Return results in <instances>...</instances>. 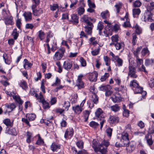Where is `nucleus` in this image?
Wrapping results in <instances>:
<instances>
[{
  "mask_svg": "<svg viewBox=\"0 0 154 154\" xmlns=\"http://www.w3.org/2000/svg\"><path fill=\"white\" fill-rule=\"evenodd\" d=\"M100 16L103 19H106L103 21V22L106 24L107 25L105 26V31H104L103 32L105 36L108 37L109 34L108 31L111 29L112 27L111 23L107 20L110 16L109 12L107 10L103 11L101 13Z\"/></svg>",
  "mask_w": 154,
  "mask_h": 154,
  "instance_id": "nucleus-1",
  "label": "nucleus"
},
{
  "mask_svg": "<svg viewBox=\"0 0 154 154\" xmlns=\"http://www.w3.org/2000/svg\"><path fill=\"white\" fill-rule=\"evenodd\" d=\"M147 9L145 11L142 19L145 22H151L152 20V14L151 11L154 9V2H151L147 6Z\"/></svg>",
  "mask_w": 154,
  "mask_h": 154,
  "instance_id": "nucleus-2",
  "label": "nucleus"
},
{
  "mask_svg": "<svg viewBox=\"0 0 154 154\" xmlns=\"http://www.w3.org/2000/svg\"><path fill=\"white\" fill-rule=\"evenodd\" d=\"M1 18L7 26L12 25L14 23L13 17L8 11L3 10L2 13Z\"/></svg>",
  "mask_w": 154,
  "mask_h": 154,
  "instance_id": "nucleus-3",
  "label": "nucleus"
},
{
  "mask_svg": "<svg viewBox=\"0 0 154 154\" xmlns=\"http://www.w3.org/2000/svg\"><path fill=\"white\" fill-rule=\"evenodd\" d=\"M109 54L112 57V60L113 61H116V66L118 67L122 66L123 65V62L122 59L120 58L119 56H115L112 52H109Z\"/></svg>",
  "mask_w": 154,
  "mask_h": 154,
  "instance_id": "nucleus-4",
  "label": "nucleus"
},
{
  "mask_svg": "<svg viewBox=\"0 0 154 154\" xmlns=\"http://www.w3.org/2000/svg\"><path fill=\"white\" fill-rule=\"evenodd\" d=\"M26 117L27 119L24 118H22V121L23 122H24L26 124L28 125L29 127L31 126L29 122L28 119L29 121H32L34 120L36 117V115L35 114H27L26 115Z\"/></svg>",
  "mask_w": 154,
  "mask_h": 154,
  "instance_id": "nucleus-5",
  "label": "nucleus"
},
{
  "mask_svg": "<svg viewBox=\"0 0 154 154\" xmlns=\"http://www.w3.org/2000/svg\"><path fill=\"white\" fill-rule=\"evenodd\" d=\"M83 77V75H80L78 76L76 81L75 86L78 87L79 89H81L85 87V83L82 80Z\"/></svg>",
  "mask_w": 154,
  "mask_h": 154,
  "instance_id": "nucleus-6",
  "label": "nucleus"
},
{
  "mask_svg": "<svg viewBox=\"0 0 154 154\" xmlns=\"http://www.w3.org/2000/svg\"><path fill=\"white\" fill-rule=\"evenodd\" d=\"M124 146H126V149L128 152H131L135 149L136 143L134 142H129L127 144L124 145Z\"/></svg>",
  "mask_w": 154,
  "mask_h": 154,
  "instance_id": "nucleus-7",
  "label": "nucleus"
},
{
  "mask_svg": "<svg viewBox=\"0 0 154 154\" xmlns=\"http://www.w3.org/2000/svg\"><path fill=\"white\" fill-rule=\"evenodd\" d=\"M128 76L133 78H136L137 75L136 74V69L135 68L132 66H130L129 67Z\"/></svg>",
  "mask_w": 154,
  "mask_h": 154,
  "instance_id": "nucleus-8",
  "label": "nucleus"
},
{
  "mask_svg": "<svg viewBox=\"0 0 154 154\" xmlns=\"http://www.w3.org/2000/svg\"><path fill=\"white\" fill-rule=\"evenodd\" d=\"M121 141L123 143L124 145L127 144L129 142L128 138V135L127 133L123 132L121 134Z\"/></svg>",
  "mask_w": 154,
  "mask_h": 154,
  "instance_id": "nucleus-9",
  "label": "nucleus"
},
{
  "mask_svg": "<svg viewBox=\"0 0 154 154\" xmlns=\"http://www.w3.org/2000/svg\"><path fill=\"white\" fill-rule=\"evenodd\" d=\"M133 90L135 94H141L143 97L146 94V92L143 91V88L141 87L139 85L135 88H133Z\"/></svg>",
  "mask_w": 154,
  "mask_h": 154,
  "instance_id": "nucleus-10",
  "label": "nucleus"
},
{
  "mask_svg": "<svg viewBox=\"0 0 154 154\" xmlns=\"http://www.w3.org/2000/svg\"><path fill=\"white\" fill-rule=\"evenodd\" d=\"M74 131L72 128H68L67 129L65 132L64 137L65 138L67 139L69 138V136L71 137L73 135Z\"/></svg>",
  "mask_w": 154,
  "mask_h": 154,
  "instance_id": "nucleus-11",
  "label": "nucleus"
},
{
  "mask_svg": "<svg viewBox=\"0 0 154 154\" xmlns=\"http://www.w3.org/2000/svg\"><path fill=\"white\" fill-rule=\"evenodd\" d=\"M72 61L69 60H67L63 63V68L67 70H69L72 67Z\"/></svg>",
  "mask_w": 154,
  "mask_h": 154,
  "instance_id": "nucleus-12",
  "label": "nucleus"
},
{
  "mask_svg": "<svg viewBox=\"0 0 154 154\" xmlns=\"http://www.w3.org/2000/svg\"><path fill=\"white\" fill-rule=\"evenodd\" d=\"M95 116L99 119L104 118L103 111L100 108H98L95 112Z\"/></svg>",
  "mask_w": 154,
  "mask_h": 154,
  "instance_id": "nucleus-13",
  "label": "nucleus"
},
{
  "mask_svg": "<svg viewBox=\"0 0 154 154\" xmlns=\"http://www.w3.org/2000/svg\"><path fill=\"white\" fill-rule=\"evenodd\" d=\"M25 20L27 22H29L32 19V14L30 12H25L23 14Z\"/></svg>",
  "mask_w": 154,
  "mask_h": 154,
  "instance_id": "nucleus-14",
  "label": "nucleus"
},
{
  "mask_svg": "<svg viewBox=\"0 0 154 154\" xmlns=\"http://www.w3.org/2000/svg\"><path fill=\"white\" fill-rule=\"evenodd\" d=\"M145 64L146 66L152 67L154 69V60L150 58L146 59L145 60Z\"/></svg>",
  "mask_w": 154,
  "mask_h": 154,
  "instance_id": "nucleus-15",
  "label": "nucleus"
},
{
  "mask_svg": "<svg viewBox=\"0 0 154 154\" xmlns=\"http://www.w3.org/2000/svg\"><path fill=\"white\" fill-rule=\"evenodd\" d=\"M72 109L75 113L79 114L81 113L84 108H82L79 105H78L73 106Z\"/></svg>",
  "mask_w": 154,
  "mask_h": 154,
  "instance_id": "nucleus-16",
  "label": "nucleus"
},
{
  "mask_svg": "<svg viewBox=\"0 0 154 154\" xmlns=\"http://www.w3.org/2000/svg\"><path fill=\"white\" fill-rule=\"evenodd\" d=\"M109 123L110 124L117 123L119 121V118L113 116H110L109 119Z\"/></svg>",
  "mask_w": 154,
  "mask_h": 154,
  "instance_id": "nucleus-17",
  "label": "nucleus"
},
{
  "mask_svg": "<svg viewBox=\"0 0 154 154\" xmlns=\"http://www.w3.org/2000/svg\"><path fill=\"white\" fill-rule=\"evenodd\" d=\"M91 18L88 17L87 15H84L81 18V21L84 22L86 23L88 25H92V23L90 22Z\"/></svg>",
  "mask_w": 154,
  "mask_h": 154,
  "instance_id": "nucleus-18",
  "label": "nucleus"
},
{
  "mask_svg": "<svg viewBox=\"0 0 154 154\" xmlns=\"http://www.w3.org/2000/svg\"><path fill=\"white\" fill-rule=\"evenodd\" d=\"M97 76L98 73L96 72L91 73L89 76V79L91 81L96 82L97 80Z\"/></svg>",
  "mask_w": 154,
  "mask_h": 154,
  "instance_id": "nucleus-19",
  "label": "nucleus"
},
{
  "mask_svg": "<svg viewBox=\"0 0 154 154\" xmlns=\"http://www.w3.org/2000/svg\"><path fill=\"white\" fill-rule=\"evenodd\" d=\"M114 6L115 8V10L116 14H119L120 12V9L122 6V3L120 2H117L116 3Z\"/></svg>",
  "mask_w": 154,
  "mask_h": 154,
  "instance_id": "nucleus-20",
  "label": "nucleus"
},
{
  "mask_svg": "<svg viewBox=\"0 0 154 154\" xmlns=\"http://www.w3.org/2000/svg\"><path fill=\"white\" fill-rule=\"evenodd\" d=\"M63 56L62 53H61L60 52L57 51L53 57V59L55 61L60 60Z\"/></svg>",
  "mask_w": 154,
  "mask_h": 154,
  "instance_id": "nucleus-21",
  "label": "nucleus"
},
{
  "mask_svg": "<svg viewBox=\"0 0 154 154\" xmlns=\"http://www.w3.org/2000/svg\"><path fill=\"white\" fill-rule=\"evenodd\" d=\"M32 64L29 62L26 59L24 60L23 67L26 70L29 69L32 66Z\"/></svg>",
  "mask_w": 154,
  "mask_h": 154,
  "instance_id": "nucleus-22",
  "label": "nucleus"
},
{
  "mask_svg": "<svg viewBox=\"0 0 154 154\" xmlns=\"http://www.w3.org/2000/svg\"><path fill=\"white\" fill-rule=\"evenodd\" d=\"M71 20L70 21L74 23V24H77L79 22V17L76 14H72L71 15Z\"/></svg>",
  "mask_w": 154,
  "mask_h": 154,
  "instance_id": "nucleus-23",
  "label": "nucleus"
},
{
  "mask_svg": "<svg viewBox=\"0 0 154 154\" xmlns=\"http://www.w3.org/2000/svg\"><path fill=\"white\" fill-rule=\"evenodd\" d=\"M19 85L22 88L25 90L27 89L28 88V86L26 82L24 80H22L19 83Z\"/></svg>",
  "mask_w": 154,
  "mask_h": 154,
  "instance_id": "nucleus-24",
  "label": "nucleus"
},
{
  "mask_svg": "<svg viewBox=\"0 0 154 154\" xmlns=\"http://www.w3.org/2000/svg\"><path fill=\"white\" fill-rule=\"evenodd\" d=\"M26 142L28 143H29L31 141L33 140L32 137V133L29 132H27L26 134Z\"/></svg>",
  "mask_w": 154,
  "mask_h": 154,
  "instance_id": "nucleus-25",
  "label": "nucleus"
},
{
  "mask_svg": "<svg viewBox=\"0 0 154 154\" xmlns=\"http://www.w3.org/2000/svg\"><path fill=\"white\" fill-rule=\"evenodd\" d=\"M32 13L35 16H38L40 15L43 12L42 9L40 8L38 10L35 9H32Z\"/></svg>",
  "mask_w": 154,
  "mask_h": 154,
  "instance_id": "nucleus-26",
  "label": "nucleus"
},
{
  "mask_svg": "<svg viewBox=\"0 0 154 154\" xmlns=\"http://www.w3.org/2000/svg\"><path fill=\"white\" fill-rule=\"evenodd\" d=\"M92 147L95 152H97L99 150H100L101 147L100 146L97 147V143L95 140H93L92 142Z\"/></svg>",
  "mask_w": 154,
  "mask_h": 154,
  "instance_id": "nucleus-27",
  "label": "nucleus"
},
{
  "mask_svg": "<svg viewBox=\"0 0 154 154\" xmlns=\"http://www.w3.org/2000/svg\"><path fill=\"white\" fill-rule=\"evenodd\" d=\"M111 87L109 85H101L99 87V90L100 91H106L109 89H111Z\"/></svg>",
  "mask_w": 154,
  "mask_h": 154,
  "instance_id": "nucleus-28",
  "label": "nucleus"
},
{
  "mask_svg": "<svg viewBox=\"0 0 154 154\" xmlns=\"http://www.w3.org/2000/svg\"><path fill=\"white\" fill-rule=\"evenodd\" d=\"M139 85V84L136 80H133L131 81L129 84L130 86L133 89V88H135Z\"/></svg>",
  "mask_w": 154,
  "mask_h": 154,
  "instance_id": "nucleus-29",
  "label": "nucleus"
},
{
  "mask_svg": "<svg viewBox=\"0 0 154 154\" xmlns=\"http://www.w3.org/2000/svg\"><path fill=\"white\" fill-rule=\"evenodd\" d=\"M125 19H126V21L123 24V26L125 27H127L129 26L130 25L129 22L128 20V13L126 14V15L125 17L124 18H122L121 19L124 20Z\"/></svg>",
  "mask_w": 154,
  "mask_h": 154,
  "instance_id": "nucleus-30",
  "label": "nucleus"
},
{
  "mask_svg": "<svg viewBox=\"0 0 154 154\" xmlns=\"http://www.w3.org/2000/svg\"><path fill=\"white\" fill-rule=\"evenodd\" d=\"M124 44L123 42H117L115 44V46L117 50H119L123 48Z\"/></svg>",
  "mask_w": 154,
  "mask_h": 154,
  "instance_id": "nucleus-31",
  "label": "nucleus"
},
{
  "mask_svg": "<svg viewBox=\"0 0 154 154\" xmlns=\"http://www.w3.org/2000/svg\"><path fill=\"white\" fill-rule=\"evenodd\" d=\"M93 26V24L92 25H88L85 27V31L88 35H91L92 33V27Z\"/></svg>",
  "mask_w": 154,
  "mask_h": 154,
  "instance_id": "nucleus-32",
  "label": "nucleus"
},
{
  "mask_svg": "<svg viewBox=\"0 0 154 154\" xmlns=\"http://www.w3.org/2000/svg\"><path fill=\"white\" fill-rule=\"evenodd\" d=\"M142 56L144 57L145 56H148L149 54V51L147 48H143L141 52Z\"/></svg>",
  "mask_w": 154,
  "mask_h": 154,
  "instance_id": "nucleus-33",
  "label": "nucleus"
},
{
  "mask_svg": "<svg viewBox=\"0 0 154 154\" xmlns=\"http://www.w3.org/2000/svg\"><path fill=\"white\" fill-rule=\"evenodd\" d=\"M13 98L19 104H21L23 102V101L21 99L20 97L18 95H16V94L13 96Z\"/></svg>",
  "mask_w": 154,
  "mask_h": 154,
  "instance_id": "nucleus-34",
  "label": "nucleus"
},
{
  "mask_svg": "<svg viewBox=\"0 0 154 154\" xmlns=\"http://www.w3.org/2000/svg\"><path fill=\"white\" fill-rule=\"evenodd\" d=\"M32 4L31 6L32 9H35L40 3V0H32Z\"/></svg>",
  "mask_w": 154,
  "mask_h": 154,
  "instance_id": "nucleus-35",
  "label": "nucleus"
},
{
  "mask_svg": "<svg viewBox=\"0 0 154 154\" xmlns=\"http://www.w3.org/2000/svg\"><path fill=\"white\" fill-rule=\"evenodd\" d=\"M112 101L115 103L119 102L121 100V97L118 95H115L111 97Z\"/></svg>",
  "mask_w": 154,
  "mask_h": 154,
  "instance_id": "nucleus-36",
  "label": "nucleus"
},
{
  "mask_svg": "<svg viewBox=\"0 0 154 154\" xmlns=\"http://www.w3.org/2000/svg\"><path fill=\"white\" fill-rule=\"evenodd\" d=\"M60 146L54 143H53L51 146V149L54 152L57 151V149H60Z\"/></svg>",
  "mask_w": 154,
  "mask_h": 154,
  "instance_id": "nucleus-37",
  "label": "nucleus"
},
{
  "mask_svg": "<svg viewBox=\"0 0 154 154\" xmlns=\"http://www.w3.org/2000/svg\"><path fill=\"white\" fill-rule=\"evenodd\" d=\"M35 97L37 99H39V101L42 103L45 101L43 96L41 92L39 93V95L38 94H35Z\"/></svg>",
  "mask_w": 154,
  "mask_h": 154,
  "instance_id": "nucleus-38",
  "label": "nucleus"
},
{
  "mask_svg": "<svg viewBox=\"0 0 154 154\" xmlns=\"http://www.w3.org/2000/svg\"><path fill=\"white\" fill-rule=\"evenodd\" d=\"M7 133L9 134L16 136L17 134V133L15 129L13 128H11L8 130Z\"/></svg>",
  "mask_w": 154,
  "mask_h": 154,
  "instance_id": "nucleus-39",
  "label": "nucleus"
},
{
  "mask_svg": "<svg viewBox=\"0 0 154 154\" xmlns=\"http://www.w3.org/2000/svg\"><path fill=\"white\" fill-rule=\"evenodd\" d=\"M37 136H38V138L35 144L39 145H42L44 143L43 140L41 138L39 134H37Z\"/></svg>",
  "mask_w": 154,
  "mask_h": 154,
  "instance_id": "nucleus-40",
  "label": "nucleus"
},
{
  "mask_svg": "<svg viewBox=\"0 0 154 154\" xmlns=\"http://www.w3.org/2000/svg\"><path fill=\"white\" fill-rule=\"evenodd\" d=\"M91 101L93 102L95 104H97L98 102V98L96 94H93L92 95Z\"/></svg>",
  "mask_w": 154,
  "mask_h": 154,
  "instance_id": "nucleus-41",
  "label": "nucleus"
},
{
  "mask_svg": "<svg viewBox=\"0 0 154 154\" xmlns=\"http://www.w3.org/2000/svg\"><path fill=\"white\" fill-rule=\"evenodd\" d=\"M111 110L115 112H118L120 109V107L117 104L113 105L110 107Z\"/></svg>",
  "mask_w": 154,
  "mask_h": 154,
  "instance_id": "nucleus-42",
  "label": "nucleus"
},
{
  "mask_svg": "<svg viewBox=\"0 0 154 154\" xmlns=\"http://www.w3.org/2000/svg\"><path fill=\"white\" fill-rule=\"evenodd\" d=\"M3 122L7 126L12 127L13 126V123L11 122L10 120L9 119H4Z\"/></svg>",
  "mask_w": 154,
  "mask_h": 154,
  "instance_id": "nucleus-43",
  "label": "nucleus"
},
{
  "mask_svg": "<svg viewBox=\"0 0 154 154\" xmlns=\"http://www.w3.org/2000/svg\"><path fill=\"white\" fill-rule=\"evenodd\" d=\"M90 111L87 110H85L83 112L85 121L86 122L90 114Z\"/></svg>",
  "mask_w": 154,
  "mask_h": 154,
  "instance_id": "nucleus-44",
  "label": "nucleus"
},
{
  "mask_svg": "<svg viewBox=\"0 0 154 154\" xmlns=\"http://www.w3.org/2000/svg\"><path fill=\"white\" fill-rule=\"evenodd\" d=\"M87 2L89 8H95L96 6L94 2L91 0H88Z\"/></svg>",
  "mask_w": 154,
  "mask_h": 154,
  "instance_id": "nucleus-45",
  "label": "nucleus"
},
{
  "mask_svg": "<svg viewBox=\"0 0 154 154\" xmlns=\"http://www.w3.org/2000/svg\"><path fill=\"white\" fill-rule=\"evenodd\" d=\"M103 59L106 65L107 66H109L110 63L109 58L107 56H104L103 57Z\"/></svg>",
  "mask_w": 154,
  "mask_h": 154,
  "instance_id": "nucleus-46",
  "label": "nucleus"
},
{
  "mask_svg": "<svg viewBox=\"0 0 154 154\" xmlns=\"http://www.w3.org/2000/svg\"><path fill=\"white\" fill-rule=\"evenodd\" d=\"M61 84L60 80L58 77L56 78L55 82L52 85V86H58Z\"/></svg>",
  "mask_w": 154,
  "mask_h": 154,
  "instance_id": "nucleus-47",
  "label": "nucleus"
},
{
  "mask_svg": "<svg viewBox=\"0 0 154 154\" xmlns=\"http://www.w3.org/2000/svg\"><path fill=\"white\" fill-rule=\"evenodd\" d=\"M109 144V143L108 141L106 140H103L101 143L100 144V146L101 148L103 147V146H104L106 147L108 146Z\"/></svg>",
  "mask_w": 154,
  "mask_h": 154,
  "instance_id": "nucleus-48",
  "label": "nucleus"
},
{
  "mask_svg": "<svg viewBox=\"0 0 154 154\" xmlns=\"http://www.w3.org/2000/svg\"><path fill=\"white\" fill-rule=\"evenodd\" d=\"M78 98V95L77 94H74L72 96V98L71 99V101L72 103H75L76 101Z\"/></svg>",
  "mask_w": 154,
  "mask_h": 154,
  "instance_id": "nucleus-49",
  "label": "nucleus"
},
{
  "mask_svg": "<svg viewBox=\"0 0 154 154\" xmlns=\"http://www.w3.org/2000/svg\"><path fill=\"white\" fill-rule=\"evenodd\" d=\"M89 125L91 127L94 128H96L99 125L97 123L93 121L91 122Z\"/></svg>",
  "mask_w": 154,
  "mask_h": 154,
  "instance_id": "nucleus-50",
  "label": "nucleus"
},
{
  "mask_svg": "<svg viewBox=\"0 0 154 154\" xmlns=\"http://www.w3.org/2000/svg\"><path fill=\"white\" fill-rule=\"evenodd\" d=\"M38 36L41 40H42L44 38L45 33L42 30H40L38 32Z\"/></svg>",
  "mask_w": 154,
  "mask_h": 154,
  "instance_id": "nucleus-51",
  "label": "nucleus"
},
{
  "mask_svg": "<svg viewBox=\"0 0 154 154\" xmlns=\"http://www.w3.org/2000/svg\"><path fill=\"white\" fill-rule=\"evenodd\" d=\"M78 14L80 15L82 14L85 12V9L83 8L79 7L77 9Z\"/></svg>",
  "mask_w": 154,
  "mask_h": 154,
  "instance_id": "nucleus-52",
  "label": "nucleus"
},
{
  "mask_svg": "<svg viewBox=\"0 0 154 154\" xmlns=\"http://www.w3.org/2000/svg\"><path fill=\"white\" fill-rule=\"evenodd\" d=\"M12 35L14 37V40H16L18 37V33L17 32V29H14L12 32Z\"/></svg>",
  "mask_w": 154,
  "mask_h": 154,
  "instance_id": "nucleus-53",
  "label": "nucleus"
},
{
  "mask_svg": "<svg viewBox=\"0 0 154 154\" xmlns=\"http://www.w3.org/2000/svg\"><path fill=\"white\" fill-rule=\"evenodd\" d=\"M123 109L124 110L123 112V116L126 117H128L129 115V111L128 110L126 109L123 107Z\"/></svg>",
  "mask_w": 154,
  "mask_h": 154,
  "instance_id": "nucleus-54",
  "label": "nucleus"
},
{
  "mask_svg": "<svg viewBox=\"0 0 154 154\" xmlns=\"http://www.w3.org/2000/svg\"><path fill=\"white\" fill-rule=\"evenodd\" d=\"M77 2L78 1L77 0H74L72 2H71V4L70 5V8L72 9H74L76 8V7L75 6V5H76Z\"/></svg>",
  "mask_w": 154,
  "mask_h": 154,
  "instance_id": "nucleus-55",
  "label": "nucleus"
},
{
  "mask_svg": "<svg viewBox=\"0 0 154 154\" xmlns=\"http://www.w3.org/2000/svg\"><path fill=\"white\" fill-rule=\"evenodd\" d=\"M148 135H146L145 136V138L147 140V141L148 144L150 146L151 145H152L153 143V141L152 139L150 138H148Z\"/></svg>",
  "mask_w": 154,
  "mask_h": 154,
  "instance_id": "nucleus-56",
  "label": "nucleus"
},
{
  "mask_svg": "<svg viewBox=\"0 0 154 154\" xmlns=\"http://www.w3.org/2000/svg\"><path fill=\"white\" fill-rule=\"evenodd\" d=\"M111 39L113 42H117L119 41V36L117 35H113L111 37Z\"/></svg>",
  "mask_w": 154,
  "mask_h": 154,
  "instance_id": "nucleus-57",
  "label": "nucleus"
},
{
  "mask_svg": "<svg viewBox=\"0 0 154 154\" xmlns=\"http://www.w3.org/2000/svg\"><path fill=\"white\" fill-rule=\"evenodd\" d=\"M50 10L53 11H55L58 8V5L57 4H53V5H50Z\"/></svg>",
  "mask_w": 154,
  "mask_h": 154,
  "instance_id": "nucleus-58",
  "label": "nucleus"
},
{
  "mask_svg": "<svg viewBox=\"0 0 154 154\" xmlns=\"http://www.w3.org/2000/svg\"><path fill=\"white\" fill-rule=\"evenodd\" d=\"M83 142L82 140H79L76 143L77 146L80 149H82L83 147Z\"/></svg>",
  "mask_w": 154,
  "mask_h": 154,
  "instance_id": "nucleus-59",
  "label": "nucleus"
},
{
  "mask_svg": "<svg viewBox=\"0 0 154 154\" xmlns=\"http://www.w3.org/2000/svg\"><path fill=\"white\" fill-rule=\"evenodd\" d=\"M42 103L43 107L44 109H49L50 107L49 103L47 102L45 100Z\"/></svg>",
  "mask_w": 154,
  "mask_h": 154,
  "instance_id": "nucleus-60",
  "label": "nucleus"
},
{
  "mask_svg": "<svg viewBox=\"0 0 154 154\" xmlns=\"http://www.w3.org/2000/svg\"><path fill=\"white\" fill-rule=\"evenodd\" d=\"M109 73H106L104 75L101 76L100 78V80L102 82H103L106 80L109 76Z\"/></svg>",
  "mask_w": 154,
  "mask_h": 154,
  "instance_id": "nucleus-61",
  "label": "nucleus"
},
{
  "mask_svg": "<svg viewBox=\"0 0 154 154\" xmlns=\"http://www.w3.org/2000/svg\"><path fill=\"white\" fill-rule=\"evenodd\" d=\"M140 12V10L139 8L134 9L133 10V14L134 15H139Z\"/></svg>",
  "mask_w": 154,
  "mask_h": 154,
  "instance_id": "nucleus-62",
  "label": "nucleus"
},
{
  "mask_svg": "<svg viewBox=\"0 0 154 154\" xmlns=\"http://www.w3.org/2000/svg\"><path fill=\"white\" fill-rule=\"evenodd\" d=\"M135 29L136 32L138 34H139L141 33V29L137 24H136L135 26Z\"/></svg>",
  "mask_w": 154,
  "mask_h": 154,
  "instance_id": "nucleus-63",
  "label": "nucleus"
},
{
  "mask_svg": "<svg viewBox=\"0 0 154 154\" xmlns=\"http://www.w3.org/2000/svg\"><path fill=\"white\" fill-rule=\"evenodd\" d=\"M142 4L139 0H136L134 3L133 5L134 7H138L140 6Z\"/></svg>",
  "mask_w": 154,
  "mask_h": 154,
  "instance_id": "nucleus-64",
  "label": "nucleus"
}]
</instances>
